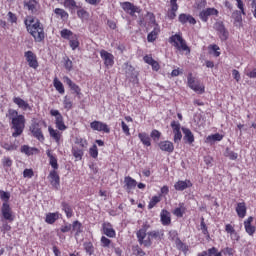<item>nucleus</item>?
I'll return each instance as SVG.
<instances>
[{
	"instance_id": "1",
	"label": "nucleus",
	"mask_w": 256,
	"mask_h": 256,
	"mask_svg": "<svg viewBox=\"0 0 256 256\" xmlns=\"http://www.w3.org/2000/svg\"><path fill=\"white\" fill-rule=\"evenodd\" d=\"M26 29L37 43H41L45 39V31L43 25L36 18L28 16L25 21Z\"/></svg>"
},
{
	"instance_id": "2",
	"label": "nucleus",
	"mask_w": 256,
	"mask_h": 256,
	"mask_svg": "<svg viewBox=\"0 0 256 256\" xmlns=\"http://www.w3.org/2000/svg\"><path fill=\"white\" fill-rule=\"evenodd\" d=\"M169 43H171L178 51H186L187 53H191V49H189V46H187V42L179 34L172 35L169 39Z\"/></svg>"
},
{
	"instance_id": "3",
	"label": "nucleus",
	"mask_w": 256,
	"mask_h": 256,
	"mask_svg": "<svg viewBox=\"0 0 256 256\" xmlns=\"http://www.w3.org/2000/svg\"><path fill=\"white\" fill-rule=\"evenodd\" d=\"M12 129H14L12 137L21 136L23 134V130L25 129V116L19 115L17 118H14L12 120Z\"/></svg>"
},
{
	"instance_id": "4",
	"label": "nucleus",
	"mask_w": 256,
	"mask_h": 256,
	"mask_svg": "<svg viewBox=\"0 0 256 256\" xmlns=\"http://www.w3.org/2000/svg\"><path fill=\"white\" fill-rule=\"evenodd\" d=\"M149 25L153 27V30L148 34L147 41L149 43H153L157 39V36L159 33H161V28L159 27V24L155 21V16L153 14L150 15V22Z\"/></svg>"
},
{
	"instance_id": "5",
	"label": "nucleus",
	"mask_w": 256,
	"mask_h": 256,
	"mask_svg": "<svg viewBox=\"0 0 256 256\" xmlns=\"http://www.w3.org/2000/svg\"><path fill=\"white\" fill-rule=\"evenodd\" d=\"M145 230H138L136 233V237L138 239V243L142 245L143 247H151L153 245V242L151 241V238H149V235Z\"/></svg>"
},
{
	"instance_id": "6",
	"label": "nucleus",
	"mask_w": 256,
	"mask_h": 256,
	"mask_svg": "<svg viewBox=\"0 0 256 256\" xmlns=\"http://www.w3.org/2000/svg\"><path fill=\"white\" fill-rule=\"evenodd\" d=\"M50 115H52V117H55V125L57 129H59V131H65V129H67V126L63 121V115H61V112H59V110H51Z\"/></svg>"
},
{
	"instance_id": "7",
	"label": "nucleus",
	"mask_w": 256,
	"mask_h": 256,
	"mask_svg": "<svg viewBox=\"0 0 256 256\" xmlns=\"http://www.w3.org/2000/svg\"><path fill=\"white\" fill-rule=\"evenodd\" d=\"M1 215L5 221H9V223H13L15 220V217H13V211L11 210V206H9V203L4 202L2 204L1 208Z\"/></svg>"
},
{
	"instance_id": "8",
	"label": "nucleus",
	"mask_w": 256,
	"mask_h": 256,
	"mask_svg": "<svg viewBox=\"0 0 256 256\" xmlns=\"http://www.w3.org/2000/svg\"><path fill=\"white\" fill-rule=\"evenodd\" d=\"M215 15V17L219 16V10L215 9V8H207L202 10L199 13V17L201 19V21H203L204 23H207V21H209V17Z\"/></svg>"
},
{
	"instance_id": "9",
	"label": "nucleus",
	"mask_w": 256,
	"mask_h": 256,
	"mask_svg": "<svg viewBox=\"0 0 256 256\" xmlns=\"http://www.w3.org/2000/svg\"><path fill=\"white\" fill-rule=\"evenodd\" d=\"M215 31H218L221 41H227L229 39V32L225 29V24L222 21L214 24Z\"/></svg>"
},
{
	"instance_id": "10",
	"label": "nucleus",
	"mask_w": 256,
	"mask_h": 256,
	"mask_svg": "<svg viewBox=\"0 0 256 256\" xmlns=\"http://www.w3.org/2000/svg\"><path fill=\"white\" fill-rule=\"evenodd\" d=\"M100 56L103 59L104 64L107 67V69H110V67H113V65L115 63V56H113V54H111L105 50H101Z\"/></svg>"
},
{
	"instance_id": "11",
	"label": "nucleus",
	"mask_w": 256,
	"mask_h": 256,
	"mask_svg": "<svg viewBox=\"0 0 256 256\" xmlns=\"http://www.w3.org/2000/svg\"><path fill=\"white\" fill-rule=\"evenodd\" d=\"M30 131L33 137L38 139V141H45V136H43V131H41V126L39 125V123H32L30 126Z\"/></svg>"
},
{
	"instance_id": "12",
	"label": "nucleus",
	"mask_w": 256,
	"mask_h": 256,
	"mask_svg": "<svg viewBox=\"0 0 256 256\" xmlns=\"http://www.w3.org/2000/svg\"><path fill=\"white\" fill-rule=\"evenodd\" d=\"M188 86L190 87V89H192L196 93H199L200 95L205 93V86H201L199 82H196L195 78H192L191 74L188 76Z\"/></svg>"
},
{
	"instance_id": "13",
	"label": "nucleus",
	"mask_w": 256,
	"mask_h": 256,
	"mask_svg": "<svg viewBox=\"0 0 256 256\" xmlns=\"http://www.w3.org/2000/svg\"><path fill=\"white\" fill-rule=\"evenodd\" d=\"M24 57H26V61L32 69H37L39 67V62L37 61V55L33 53V51H27L24 54Z\"/></svg>"
},
{
	"instance_id": "14",
	"label": "nucleus",
	"mask_w": 256,
	"mask_h": 256,
	"mask_svg": "<svg viewBox=\"0 0 256 256\" xmlns=\"http://www.w3.org/2000/svg\"><path fill=\"white\" fill-rule=\"evenodd\" d=\"M171 127L174 133V143H180L183 139V134H181V124L179 122L172 121Z\"/></svg>"
},
{
	"instance_id": "15",
	"label": "nucleus",
	"mask_w": 256,
	"mask_h": 256,
	"mask_svg": "<svg viewBox=\"0 0 256 256\" xmlns=\"http://www.w3.org/2000/svg\"><path fill=\"white\" fill-rule=\"evenodd\" d=\"M91 129L94 131H103L104 133H111V129L106 123H103L101 121H93L90 123Z\"/></svg>"
},
{
	"instance_id": "16",
	"label": "nucleus",
	"mask_w": 256,
	"mask_h": 256,
	"mask_svg": "<svg viewBox=\"0 0 256 256\" xmlns=\"http://www.w3.org/2000/svg\"><path fill=\"white\" fill-rule=\"evenodd\" d=\"M122 9H124V11L126 13H129V15H131L133 17V15H135V13H140V9L139 7L133 5V3L131 2H124L121 4Z\"/></svg>"
},
{
	"instance_id": "17",
	"label": "nucleus",
	"mask_w": 256,
	"mask_h": 256,
	"mask_svg": "<svg viewBox=\"0 0 256 256\" xmlns=\"http://www.w3.org/2000/svg\"><path fill=\"white\" fill-rule=\"evenodd\" d=\"M48 179L52 187H54V189H59L61 184H60L59 174L57 173V171L52 170L48 175Z\"/></svg>"
},
{
	"instance_id": "18",
	"label": "nucleus",
	"mask_w": 256,
	"mask_h": 256,
	"mask_svg": "<svg viewBox=\"0 0 256 256\" xmlns=\"http://www.w3.org/2000/svg\"><path fill=\"white\" fill-rule=\"evenodd\" d=\"M124 73L127 77V79H137V71H135V68L131 66L129 63L124 64Z\"/></svg>"
},
{
	"instance_id": "19",
	"label": "nucleus",
	"mask_w": 256,
	"mask_h": 256,
	"mask_svg": "<svg viewBox=\"0 0 256 256\" xmlns=\"http://www.w3.org/2000/svg\"><path fill=\"white\" fill-rule=\"evenodd\" d=\"M178 21H180L182 25H185V23L195 25L197 23V20H195V18L190 14H180L178 17Z\"/></svg>"
},
{
	"instance_id": "20",
	"label": "nucleus",
	"mask_w": 256,
	"mask_h": 256,
	"mask_svg": "<svg viewBox=\"0 0 256 256\" xmlns=\"http://www.w3.org/2000/svg\"><path fill=\"white\" fill-rule=\"evenodd\" d=\"M124 183V187L128 193H130L132 189H135V187H137V180L131 178V176H126L124 178Z\"/></svg>"
},
{
	"instance_id": "21",
	"label": "nucleus",
	"mask_w": 256,
	"mask_h": 256,
	"mask_svg": "<svg viewBox=\"0 0 256 256\" xmlns=\"http://www.w3.org/2000/svg\"><path fill=\"white\" fill-rule=\"evenodd\" d=\"M193 184L191 183L190 180H185V181H178L175 183L174 185V189H176V191H185V189H189V187H192Z\"/></svg>"
},
{
	"instance_id": "22",
	"label": "nucleus",
	"mask_w": 256,
	"mask_h": 256,
	"mask_svg": "<svg viewBox=\"0 0 256 256\" xmlns=\"http://www.w3.org/2000/svg\"><path fill=\"white\" fill-rule=\"evenodd\" d=\"M159 147L161 151H166V153H173L175 150V146H173L171 141H162L159 143Z\"/></svg>"
},
{
	"instance_id": "23",
	"label": "nucleus",
	"mask_w": 256,
	"mask_h": 256,
	"mask_svg": "<svg viewBox=\"0 0 256 256\" xmlns=\"http://www.w3.org/2000/svg\"><path fill=\"white\" fill-rule=\"evenodd\" d=\"M13 103L19 107V109H22L23 111H27V109H31V106H29V103H27L25 100H23L20 97H14Z\"/></svg>"
},
{
	"instance_id": "24",
	"label": "nucleus",
	"mask_w": 256,
	"mask_h": 256,
	"mask_svg": "<svg viewBox=\"0 0 256 256\" xmlns=\"http://www.w3.org/2000/svg\"><path fill=\"white\" fill-rule=\"evenodd\" d=\"M236 213L240 219H243L247 215V205L245 202H239L236 206Z\"/></svg>"
},
{
	"instance_id": "25",
	"label": "nucleus",
	"mask_w": 256,
	"mask_h": 256,
	"mask_svg": "<svg viewBox=\"0 0 256 256\" xmlns=\"http://www.w3.org/2000/svg\"><path fill=\"white\" fill-rule=\"evenodd\" d=\"M102 229H103L104 235H106L107 237H110V238L115 237V230L113 229V226L111 225V223H104Z\"/></svg>"
},
{
	"instance_id": "26",
	"label": "nucleus",
	"mask_w": 256,
	"mask_h": 256,
	"mask_svg": "<svg viewBox=\"0 0 256 256\" xmlns=\"http://www.w3.org/2000/svg\"><path fill=\"white\" fill-rule=\"evenodd\" d=\"M162 225H171V213L167 210H162L160 214Z\"/></svg>"
},
{
	"instance_id": "27",
	"label": "nucleus",
	"mask_w": 256,
	"mask_h": 256,
	"mask_svg": "<svg viewBox=\"0 0 256 256\" xmlns=\"http://www.w3.org/2000/svg\"><path fill=\"white\" fill-rule=\"evenodd\" d=\"M182 131L184 133V141L191 145V143L195 141V136L193 135V132H191L189 128H182Z\"/></svg>"
},
{
	"instance_id": "28",
	"label": "nucleus",
	"mask_w": 256,
	"mask_h": 256,
	"mask_svg": "<svg viewBox=\"0 0 256 256\" xmlns=\"http://www.w3.org/2000/svg\"><path fill=\"white\" fill-rule=\"evenodd\" d=\"M39 3L36 0H29L28 2H24V7L31 11V13H37V7Z\"/></svg>"
},
{
	"instance_id": "29",
	"label": "nucleus",
	"mask_w": 256,
	"mask_h": 256,
	"mask_svg": "<svg viewBox=\"0 0 256 256\" xmlns=\"http://www.w3.org/2000/svg\"><path fill=\"white\" fill-rule=\"evenodd\" d=\"M61 207L68 219H71V217H73V208H71V205H69L67 202H62Z\"/></svg>"
},
{
	"instance_id": "30",
	"label": "nucleus",
	"mask_w": 256,
	"mask_h": 256,
	"mask_svg": "<svg viewBox=\"0 0 256 256\" xmlns=\"http://www.w3.org/2000/svg\"><path fill=\"white\" fill-rule=\"evenodd\" d=\"M50 137L56 141V143H59L61 141V132L58 130L53 129L51 126L48 128Z\"/></svg>"
},
{
	"instance_id": "31",
	"label": "nucleus",
	"mask_w": 256,
	"mask_h": 256,
	"mask_svg": "<svg viewBox=\"0 0 256 256\" xmlns=\"http://www.w3.org/2000/svg\"><path fill=\"white\" fill-rule=\"evenodd\" d=\"M138 137L143 145H146V147H151V138L149 135H147V133H139Z\"/></svg>"
},
{
	"instance_id": "32",
	"label": "nucleus",
	"mask_w": 256,
	"mask_h": 256,
	"mask_svg": "<svg viewBox=\"0 0 256 256\" xmlns=\"http://www.w3.org/2000/svg\"><path fill=\"white\" fill-rule=\"evenodd\" d=\"M57 219H59V213H48L46 215V223H48L49 225H53V223H55V221H57Z\"/></svg>"
},
{
	"instance_id": "33",
	"label": "nucleus",
	"mask_w": 256,
	"mask_h": 256,
	"mask_svg": "<svg viewBox=\"0 0 256 256\" xmlns=\"http://www.w3.org/2000/svg\"><path fill=\"white\" fill-rule=\"evenodd\" d=\"M53 83L56 91H58L60 95H63V93H65V87L63 86V83L58 78H54Z\"/></svg>"
},
{
	"instance_id": "34",
	"label": "nucleus",
	"mask_w": 256,
	"mask_h": 256,
	"mask_svg": "<svg viewBox=\"0 0 256 256\" xmlns=\"http://www.w3.org/2000/svg\"><path fill=\"white\" fill-rule=\"evenodd\" d=\"M241 11L236 10L232 13V18L234 19V23L236 26L241 25L243 22V17L241 16Z\"/></svg>"
},
{
	"instance_id": "35",
	"label": "nucleus",
	"mask_w": 256,
	"mask_h": 256,
	"mask_svg": "<svg viewBox=\"0 0 256 256\" xmlns=\"http://www.w3.org/2000/svg\"><path fill=\"white\" fill-rule=\"evenodd\" d=\"M185 211H186L185 204L180 203L179 207L173 211V215H175L176 217H183V215H185Z\"/></svg>"
},
{
	"instance_id": "36",
	"label": "nucleus",
	"mask_w": 256,
	"mask_h": 256,
	"mask_svg": "<svg viewBox=\"0 0 256 256\" xmlns=\"http://www.w3.org/2000/svg\"><path fill=\"white\" fill-rule=\"evenodd\" d=\"M54 13H55V15H58V17H60L63 20L69 19V13H67V11H65L61 8H56L54 10Z\"/></svg>"
},
{
	"instance_id": "37",
	"label": "nucleus",
	"mask_w": 256,
	"mask_h": 256,
	"mask_svg": "<svg viewBox=\"0 0 256 256\" xmlns=\"http://www.w3.org/2000/svg\"><path fill=\"white\" fill-rule=\"evenodd\" d=\"M2 147L6 151H17V148L19 146H17V144H13V143H9V142H3L2 143Z\"/></svg>"
},
{
	"instance_id": "38",
	"label": "nucleus",
	"mask_w": 256,
	"mask_h": 256,
	"mask_svg": "<svg viewBox=\"0 0 256 256\" xmlns=\"http://www.w3.org/2000/svg\"><path fill=\"white\" fill-rule=\"evenodd\" d=\"M176 246L177 249L183 251V253H187V251H189V246H186L185 243H183V241H181V239L179 238H177L176 240Z\"/></svg>"
},
{
	"instance_id": "39",
	"label": "nucleus",
	"mask_w": 256,
	"mask_h": 256,
	"mask_svg": "<svg viewBox=\"0 0 256 256\" xmlns=\"http://www.w3.org/2000/svg\"><path fill=\"white\" fill-rule=\"evenodd\" d=\"M69 45H70L72 51H75V49H77V47H79V40L77 39V35H74L71 37V39L69 41Z\"/></svg>"
},
{
	"instance_id": "40",
	"label": "nucleus",
	"mask_w": 256,
	"mask_h": 256,
	"mask_svg": "<svg viewBox=\"0 0 256 256\" xmlns=\"http://www.w3.org/2000/svg\"><path fill=\"white\" fill-rule=\"evenodd\" d=\"M84 249L88 255H93V253H95V247L91 242L84 243Z\"/></svg>"
},
{
	"instance_id": "41",
	"label": "nucleus",
	"mask_w": 256,
	"mask_h": 256,
	"mask_svg": "<svg viewBox=\"0 0 256 256\" xmlns=\"http://www.w3.org/2000/svg\"><path fill=\"white\" fill-rule=\"evenodd\" d=\"M34 151H37V148H31L27 145L21 147V153H25V155H33Z\"/></svg>"
},
{
	"instance_id": "42",
	"label": "nucleus",
	"mask_w": 256,
	"mask_h": 256,
	"mask_svg": "<svg viewBox=\"0 0 256 256\" xmlns=\"http://www.w3.org/2000/svg\"><path fill=\"white\" fill-rule=\"evenodd\" d=\"M60 35L62 39H71V37H73V32L69 29H63L61 30Z\"/></svg>"
},
{
	"instance_id": "43",
	"label": "nucleus",
	"mask_w": 256,
	"mask_h": 256,
	"mask_svg": "<svg viewBox=\"0 0 256 256\" xmlns=\"http://www.w3.org/2000/svg\"><path fill=\"white\" fill-rule=\"evenodd\" d=\"M72 153H73V156L75 157V159H83V150L77 148V147H74L72 149Z\"/></svg>"
},
{
	"instance_id": "44",
	"label": "nucleus",
	"mask_w": 256,
	"mask_h": 256,
	"mask_svg": "<svg viewBox=\"0 0 256 256\" xmlns=\"http://www.w3.org/2000/svg\"><path fill=\"white\" fill-rule=\"evenodd\" d=\"M6 117H8V119H11V121H13V119H17L19 117V112H17V110H14V109H9Z\"/></svg>"
},
{
	"instance_id": "45",
	"label": "nucleus",
	"mask_w": 256,
	"mask_h": 256,
	"mask_svg": "<svg viewBox=\"0 0 256 256\" xmlns=\"http://www.w3.org/2000/svg\"><path fill=\"white\" fill-rule=\"evenodd\" d=\"M148 236L149 239H161V237L163 236V234H161V232L154 230V231H150L148 232Z\"/></svg>"
},
{
	"instance_id": "46",
	"label": "nucleus",
	"mask_w": 256,
	"mask_h": 256,
	"mask_svg": "<svg viewBox=\"0 0 256 256\" xmlns=\"http://www.w3.org/2000/svg\"><path fill=\"white\" fill-rule=\"evenodd\" d=\"M225 157H229L231 161H235L238 157V154L231 151L229 148H226Z\"/></svg>"
},
{
	"instance_id": "47",
	"label": "nucleus",
	"mask_w": 256,
	"mask_h": 256,
	"mask_svg": "<svg viewBox=\"0 0 256 256\" xmlns=\"http://www.w3.org/2000/svg\"><path fill=\"white\" fill-rule=\"evenodd\" d=\"M161 201V197L159 196H153L152 199L149 202L148 209H153L157 203Z\"/></svg>"
},
{
	"instance_id": "48",
	"label": "nucleus",
	"mask_w": 256,
	"mask_h": 256,
	"mask_svg": "<svg viewBox=\"0 0 256 256\" xmlns=\"http://www.w3.org/2000/svg\"><path fill=\"white\" fill-rule=\"evenodd\" d=\"M64 7H66V9H75L77 2H75V0H64Z\"/></svg>"
},
{
	"instance_id": "49",
	"label": "nucleus",
	"mask_w": 256,
	"mask_h": 256,
	"mask_svg": "<svg viewBox=\"0 0 256 256\" xmlns=\"http://www.w3.org/2000/svg\"><path fill=\"white\" fill-rule=\"evenodd\" d=\"M244 227H245V231H246V233H248V235H250L251 237H253V235H255V231H256L255 226H253L251 224H246V225H244Z\"/></svg>"
},
{
	"instance_id": "50",
	"label": "nucleus",
	"mask_w": 256,
	"mask_h": 256,
	"mask_svg": "<svg viewBox=\"0 0 256 256\" xmlns=\"http://www.w3.org/2000/svg\"><path fill=\"white\" fill-rule=\"evenodd\" d=\"M72 230L76 232V235L81 233V223L79 221H74L72 224Z\"/></svg>"
},
{
	"instance_id": "51",
	"label": "nucleus",
	"mask_w": 256,
	"mask_h": 256,
	"mask_svg": "<svg viewBox=\"0 0 256 256\" xmlns=\"http://www.w3.org/2000/svg\"><path fill=\"white\" fill-rule=\"evenodd\" d=\"M223 139V135L216 133L214 135H210L207 137V141H221Z\"/></svg>"
},
{
	"instance_id": "52",
	"label": "nucleus",
	"mask_w": 256,
	"mask_h": 256,
	"mask_svg": "<svg viewBox=\"0 0 256 256\" xmlns=\"http://www.w3.org/2000/svg\"><path fill=\"white\" fill-rule=\"evenodd\" d=\"M200 228L203 235H209V230H207V224H205V218H201Z\"/></svg>"
},
{
	"instance_id": "53",
	"label": "nucleus",
	"mask_w": 256,
	"mask_h": 256,
	"mask_svg": "<svg viewBox=\"0 0 256 256\" xmlns=\"http://www.w3.org/2000/svg\"><path fill=\"white\" fill-rule=\"evenodd\" d=\"M89 153L91 157H93V159H97L99 155V151L97 150V145H93V147L90 148Z\"/></svg>"
},
{
	"instance_id": "54",
	"label": "nucleus",
	"mask_w": 256,
	"mask_h": 256,
	"mask_svg": "<svg viewBox=\"0 0 256 256\" xmlns=\"http://www.w3.org/2000/svg\"><path fill=\"white\" fill-rule=\"evenodd\" d=\"M101 245L103 247L109 248L111 246V240L109 238L105 237V236H102L101 237Z\"/></svg>"
},
{
	"instance_id": "55",
	"label": "nucleus",
	"mask_w": 256,
	"mask_h": 256,
	"mask_svg": "<svg viewBox=\"0 0 256 256\" xmlns=\"http://www.w3.org/2000/svg\"><path fill=\"white\" fill-rule=\"evenodd\" d=\"M72 107H73V102L71 101V99H69V97L65 96L64 97V108L69 110Z\"/></svg>"
},
{
	"instance_id": "56",
	"label": "nucleus",
	"mask_w": 256,
	"mask_h": 256,
	"mask_svg": "<svg viewBox=\"0 0 256 256\" xmlns=\"http://www.w3.org/2000/svg\"><path fill=\"white\" fill-rule=\"evenodd\" d=\"M71 91H74V93H76V95H81V88L75 84V82H73L70 86Z\"/></svg>"
},
{
	"instance_id": "57",
	"label": "nucleus",
	"mask_w": 256,
	"mask_h": 256,
	"mask_svg": "<svg viewBox=\"0 0 256 256\" xmlns=\"http://www.w3.org/2000/svg\"><path fill=\"white\" fill-rule=\"evenodd\" d=\"M150 137L154 139V141H159L161 138V132H159V130H153L150 134Z\"/></svg>"
},
{
	"instance_id": "58",
	"label": "nucleus",
	"mask_w": 256,
	"mask_h": 256,
	"mask_svg": "<svg viewBox=\"0 0 256 256\" xmlns=\"http://www.w3.org/2000/svg\"><path fill=\"white\" fill-rule=\"evenodd\" d=\"M2 165L3 167H11V165H13V160H11L9 157H4L2 159Z\"/></svg>"
},
{
	"instance_id": "59",
	"label": "nucleus",
	"mask_w": 256,
	"mask_h": 256,
	"mask_svg": "<svg viewBox=\"0 0 256 256\" xmlns=\"http://www.w3.org/2000/svg\"><path fill=\"white\" fill-rule=\"evenodd\" d=\"M49 163L54 169H59V164L57 163V158L55 156H51V158H49Z\"/></svg>"
},
{
	"instance_id": "60",
	"label": "nucleus",
	"mask_w": 256,
	"mask_h": 256,
	"mask_svg": "<svg viewBox=\"0 0 256 256\" xmlns=\"http://www.w3.org/2000/svg\"><path fill=\"white\" fill-rule=\"evenodd\" d=\"M219 250L216 247L209 248L207 251H203L206 253V256H215Z\"/></svg>"
},
{
	"instance_id": "61",
	"label": "nucleus",
	"mask_w": 256,
	"mask_h": 256,
	"mask_svg": "<svg viewBox=\"0 0 256 256\" xmlns=\"http://www.w3.org/2000/svg\"><path fill=\"white\" fill-rule=\"evenodd\" d=\"M134 255L145 256V251H143V249H141V247L136 246L134 248Z\"/></svg>"
},
{
	"instance_id": "62",
	"label": "nucleus",
	"mask_w": 256,
	"mask_h": 256,
	"mask_svg": "<svg viewBox=\"0 0 256 256\" xmlns=\"http://www.w3.org/2000/svg\"><path fill=\"white\" fill-rule=\"evenodd\" d=\"M10 197L11 196L9 195V192L0 191V198L2 199V201H9Z\"/></svg>"
},
{
	"instance_id": "63",
	"label": "nucleus",
	"mask_w": 256,
	"mask_h": 256,
	"mask_svg": "<svg viewBox=\"0 0 256 256\" xmlns=\"http://www.w3.org/2000/svg\"><path fill=\"white\" fill-rule=\"evenodd\" d=\"M23 177H27L28 179H31V177H33V170L32 169H25L23 171Z\"/></svg>"
},
{
	"instance_id": "64",
	"label": "nucleus",
	"mask_w": 256,
	"mask_h": 256,
	"mask_svg": "<svg viewBox=\"0 0 256 256\" xmlns=\"http://www.w3.org/2000/svg\"><path fill=\"white\" fill-rule=\"evenodd\" d=\"M121 125L123 133H125V135H131V133L129 132V126L125 123V121H122Z\"/></svg>"
}]
</instances>
